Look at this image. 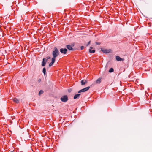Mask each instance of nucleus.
<instances>
[{
	"instance_id": "obj_1",
	"label": "nucleus",
	"mask_w": 152,
	"mask_h": 152,
	"mask_svg": "<svg viewBox=\"0 0 152 152\" xmlns=\"http://www.w3.org/2000/svg\"><path fill=\"white\" fill-rule=\"evenodd\" d=\"M59 52L56 48H54L52 52L53 57L52 58L55 59L59 55Z\"/></svg>"
},
{
	"instance_id": "obj_2",
	"label": "nucleus",
	"mask_w": 152,
	"mask_h": 152,
	"mask_svg": "<svg viewBox=\"0 0 152 152\" xmlns=\"http://www.w3.org/2000/svg\"><path fill=\"white\" fill-rule=\"evenodd\" d=\"M60 99L62 102H65L67 101L68 98L66 95H64Z\"/></svg>"
},
{
	"instance_id": "obj_3",
	"label": "nucleus",
	"mask_w": 152,
	"mask_h": 152,
	"mask_svg": "<svg viewBox=\"0 0 152 152\" xmlns=\"http://www.w3.org/2000/svg\"><path fill=\"white\" fill-rule=\"evenodd\" d=\"M90 88V87L88 86L87 87L85 88L79 90L78 92L79 93H80L81 92H85L88 91Z\"/></svg>"
},
{
	"instance_id": "obj_4",
	"label": "nucleus",
	"mask_w": 152,
	"mask_h": 152,
	"mask_svg": "<svg viewBox=\"0 0 152 152\" xmlns=\"http://www.w3.org/2000/svg\"><path fill=\"white\" fill-rule=\"evenodd\" d=\"M60 51L61 53L64 54H66L67 51V50L66 48H61L60 50Z\"/></svg>"
},
{
	"instance_id": "obj_5",
	"label": "nucleus",
	"mask_w": 152,
	"mask_h": 152,
	"mask_svg": "<svg viewBox=\"0 0 152 152\" xmlns=\"http://www.w3.org/2000/svg\"><path fill=\"white\" fill-rule=\"evenodd\" d=\"M74 46V45L72 44L71 45H67L66 46V48L68 49L69 50H73V48H72V47H73Z\"/></svg>"
},
{
	"instance_id": "obj_6",
	"label": "nucleus",
	"mask_w": 152,
	"mask_h": 152,
	"mask_svg": "<svg viewBox=\"0 0 152 152\" xmlns=\"http://www.w3.org/2000/svg\"><path fill=\"white\" fill-rule=\"evenodd\" d=\"M47 59L44 58L43 59V61L42 62V66H45L46 62H47Z\"/></svg>"
},
{
	"instance_id": "obj_7",
	"label": "nucleus",
	"mask_w": 152,
	"mask_h": 152,
	"mask_svg": "<svg viewBox=\"0 0 152 152\" xmlns=\"http://www.w3.org/2000/svg\"><path fill=\"white\" fill-rule=\"evenodd\" d=\"M116 59L118 61H123L124 60V59L121 58L118 56H117L116 57Z\"/></svg>"
},
{
	"instance_id": "obj_8",
	"label": "nucleus",
	"mask_w": 152,
	"mask_h": 152,
	"mask_svg": "<svg viewBox=\"0 0 152 152\" xmlns=\"http://www.w3.org/2000/svg\"><path fill=\"white\" fill-rule=\"evenodd\" d=\"M101 50L103 52L106 53H109L110 52V51L109 50H108L105 49H101Z\"/></svg>"
},
{
	"instance_id": "obj_9",
	"label": "nucleus",
	"mask_w": 152,
	"mask_h": 152,
	"mask_svg": "<svg viewBox=\"0 0 152 152\" xmlns=\"http://www.w3.org/2000/svg\"><path fill=\"white\" fill-rule=\"evenodd\" d=\"M80 94H76L74 96V99H75L77 98H79L80 97Z\"/></svg>"
},
{
	"instance_id": "obj_10",
	"label": "nucleus",
	"mask_w": 152,
	"mask_h": 152,
	"mask_svg": "<svg viewBox=\"0 0 152 152\" xmlns=\"http://www.w3.org/2000/svg\"><path fill=\"white\" fill-rule=\"evenodd\" d=\"M52 61L49 64V66L50 67L53 65V64L54 63L55 59L52 58Z\"/></svg>"
},
{
	"instance_id": "obj_11",
	"label": "nucleus",
	"mask_w": 152,
	"mask_h": 152,
	"mask_svg": "<svg viewBox=\"0 0 152 152\" xmlns=\"http://www.w3.org/2000/svg\"><path fill=\"white\" fill-rule=\"evenodd\" d=\"M87 81L86 80H82L81 81V84L82 85H84L85 84H86L87 83Z\"/></svg>"
},
{
	"instance_id": "obj_12",
	"label": "nucleus",
	"mask_w": 152,
	"mask_h": 152,
	"mask_svg": "<svg viewBox=\"0 0 152 152\" xmlns=\"http://www.w3.org/2000/svg\"><path fill=\"white\" fill-rule=\"evenodd\" d=\"M93 49V48L92 47H91L89 49V52L90 53H94L95 52V50L94 49H93V50H92Z\"/></svg>"
},
{
	"instance_id": "obj_13",
	"label": "nucleus",
	"mask_w": 152,
	"mask_h": 152,
	"mask_svg": "<svg viewBox=\"0 0 152 152\" xmlns=\"http://www.w3.org/2000/svg\"><path fill=\"white\" fill-rule=\"evenodd\" d=\"M101 79L100 78H99L95 82V83L96 84H99L101 83Z\"/></svg>"
},
{
	"instance_id": "obj_14",
	"label": "nucleus",
	"mask_w": 152,
	"mask_h": 152,
	"mask_svg": "<svg viewBox=\"0 0 152 152\" xmlns=\"http://www.w3.org/2000/svg\"><path fill=\"white\" fill-rule=\"evenodd\" d=\"M13 101L16 103H18L19 102V101L16 98H14L13 99Z\"/></svg>"
},
{
	"instance_id": "obj_15",
	"label": "nucleus",
	"mask_w": 152,
	"mask_h": 152,
	"mask_svg": "<svg viewBox=\"0 0 152 152\" xmlns=\"http://www.w3.org/2000/svg\"><path fill=\"white\" fill-rule=\"evenodd\" d=\"M114 72V69L113 68H110L109 70V72Z\"/></svg>"
},
{
	"instance_id": "obj_16",
	"label": "nucleus",
	"mask_w": 152,
	"mask_h": 152,
	"mask_svg": "<svg viewBox=\"0 0 152 152\" xmlns=\"http://www.w3.org/2000/svg\"><path fill=\"white\" fill-rule=\"evenodd\" d=\"M42 72L45 75L46 73V69L45 67L43 69Z\"/></svg>"
},
{
	"instance_id": "obj_17",
	"label": "nucleus",
	"mask_w": 152,
	"mask_h": 152,
	"mask_svg": "<svg viewBox=\"0 0 152 152\" xmlns=\"http://www.w3.org/2000/svg\"><path fill=\"white\" fill-rule=\"evenodd\" d=\"M43 93V91L42 90H40L39 93V95H40L41 94H42Z\"/></svg>"
},
{
	"instance_id": "obj_18",
	"label": "nucleus",
	"mask_w": 152,
	"mask_h": 152,
	"mask_svg": "<svg viewBox=\"0 0 152 152\" xmlns=\"http://www.w3.org/2000/svg\"><path fill=\"white\" fill-rule=\"evenodd\" d=\"M50 58H51L49 56H48L47 57H46V58H45L47 59V60L48 59H50Z\"/></svg>"
},
{
	"instance_id": "obj_19",
	"label": "nucleus",
	"mask_w": 152,
	"mask_h": 152,
	"mask_svg": "<svg viewBox=\"0 0 152 152\" xmlns=\"http://www.w3.org/2000/svg\"><path fill=\"white\" fill-rule=\"evenodd\" d=\"M84 47L83 46H81L80 47V49H81V50L83 49H84Z\"/></svg>"
},
{
	"instance_id": "obj_20",
	"label": "nucleus",
	"mask_w": 152,
	"mask_h": 152,
	"mask_svg": "<svg viewBox=\"0 0 152 152\" xmlns=\"http://www.w3.org/2000/svg\"><path fill=\"white\" fill-rule=\"evenodd\" d=\"M96 45H99L100 44V43L98 42H96Z\"/></svg>"
},
{
	"instance_id": "obj_21",
	"label": "nucleus",
	"mask_w": 152,
	"mask_h": 152,
	"mask_svg": "<svg viewBox=\"0 0 152 152\" xmlns=\"http://www.w3.org/2000/svg\"><path fill=\"white\" fill-rule=\"evenodd\" d=\"M41 81V80L40 79H39L38 80V82L39 83Z\"/></svg>"
},
{
	"instance_id": "obj_22",
	"label": "nucleus",
	"mask_w": 152,
	"mask_h": 152,
	"mask_svg": "<svg viewBox=\"0 0 152 152\" xmlns=\"http://www.w3.org/2000/svg\"><path fill=\"white\" fill-rule=\"evenodd\" d=\"M90 42V41L88 43V45L89 44Z\"/></svg>"
}]
</instances>
